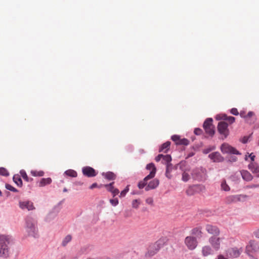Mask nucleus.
Here are the masks:
<instances>
[{
    "label": "nucleus",
    "instance_id": "nucleus-18",
    "mask_svg": "<svg viewBox=\"0 0 259 259\" xmlns=\"http://www.w3.org/2000/svg\"><path fill=\"white\" fill-rule=\"evenodd\" d=\"M152 174L151 173V175H147L142 181L138 183V187L139 189H143L147 186L148 181L152 179L151 177L152 176Z\"/></svg>",
    "mask_w": 259,
    "mask_h": 259
},
{
    "label": "nucleus",
    "instance_id": "nucleus-51",
    "mask_svg": "<svg viewBox=\"0 0 259 259\" xmlns=\"http://www.w3.org/2000/svg\"><path fill=\"white\" fill-rule=\"evenodd\" d=\"M140 202L138 201L137 199H135L132 202V206L134 208H137L139 206Z\"/></svg>",
    "mask_w": 259,
    "mask_h": 259
},
{
    "label": "nucleus",
    "instance_id": "nucleus-26",
    "mask_svg": "<svg viewBox=\"0 0 259 259\" xmlns=\"http://www.w3.org/2000/svg\"><path fill=\"white\" fill-rule=\"evenodd\" d=\"M52 181V179L50 178H42L39 182V187H44L47 185L50 184Z\"/></svg>",
    "mask_w": 259,
    "mask_h": 259
},
{
    "label": "nucleus",
    "instance_id": "nucleus-17",
    "mask_svg": "<svg viewBox=\"0 0 259 259\" xmlns=\"http://www.w3.org/2000/svg\"><path fill=\"white\" fill-rule=\"evenodd\" d=\"M240 253L236 248L228 249L227 251V255L229 257H237L239 256Z\"/></svg>",
    "mask_w": 259,
    "mask_h": 259
},
{
    "label": "nucleus",
    "instance_id": "nucleus-35",
    "mask_svg": "<svg viewBox=\"0 0 259 259\" xmlns=\"http://www.w3.org/2000/svg\"><path fill=\"white\" fill-rule=\"evenodd\" d=\"M212 121H213V120L211 118H207L204 121V122L203 123V128H205L207 127H210V126H213L212 125Z\"/></svg>",
    "mask_w": 259,
    "mask_h": 259
},
{
    "label": "nucleus",
    "instance_id": "nucleus-3",
    "mask_svg": "<svg viewBox=\"0 0 259 259\" xmlns=\"http://www.w3.org/2000/svg\"><path fill=\"white\" fill-rule=\"evenodd\" d=\"M259 251V242L255 240H250L246 247V252L251 259H257L254 253Z\"/></svg>",
    "mask_w": 259,
    "mask_h": 259
},
{
    "label": "nucleus",
    "instance_id": "nucleus-5",
    "mask_svg": "<svg viewBox=\"0 0 259 259\" xmlns=\"http://www.w3.org/2000/svg\"><path fill=\"white\" fill-rule=\"evenodd\" d=\"M26 225L27 231L29 235L33 236L34 238L38 237L37 230L35 228V224L31 218H27L26 219Z\"/></svg>",
    "mask_w": 259,
    "mask_h": 259
},
{
    "label": "nucleus",
    "instance_id": "nucleus-25",
    "mask_svg": "<svg viewBox=\"0 0 259 259\" xmlns=\"http://www.w3.org/2000/svg\"><path fill=\"white\" fill-rule=\"evenodd\" d=\"M170 143H171L170 141H167L165 143L162 144L159 149V152H163L164 153H166L170 145Z\"/></svg>",
    "mask_w": 259,
    "mask_h": 259
},
{
    "label": "nucleus",
    "instance_id": "nucleus-48",
    "mask_svg": "<svg viewBox=\"0 0 259 259\" xmlns=\"http://www.w3.org/2000/svg\"><path fill=\"white\" fill-rule=\"evenodd\" d=\"M228 116L226 114L218 115L216 117L217 120H226Z\"/></svg>",
    "mask_w": 259,
    "mask_h": 259
},
{
    "label": "nucleus",
    "instance_id": "nucleus-1",
    "mask_svg": "<svg viewBox=\"0 0 259 259\" xmlns=\"http://www.w3.org/2000/svg\"><path fill=\"white\" fill-rule=\"evenodd\" d=\"M13 243L11 236L0 235V257H7L9 255V245Z\"/></svg>",
    "mask_w": 259,
    "mask_h": 259
},
{
    "label": "nucleus",
    "instance_id": "nucleus-41",
    "mask_svg": "<svg viewBox=\"0 0 259 259\" xmlns=\"http://www.w3.org/2000/svg\"><path fill=\"white\" fill-rule=\"evenodd\" d=\"M0 175L8 177L9 176V172L6 168L3 167H0Z\"/></svg>",
    "mask_w": 259,
    "mask_h": 259
},
{
    "label": "nucleus",
    "instance_id": "nucleus-21",
    "mask_svg": "<svg viewBox=\"0 0 259 259\" xmlns=\"http://www.w3.org/2000/svg\"><path fill=\"white\" fill-rule=\"evenodd\" d=\"M102 176L108 181L115 180L116 178V175L112 171L103 172L102 173Z\"/></svg>",
    "mask_w": 259,
    "mask_h": 259
},
{
    "label": "nucleus",
    "instance_id": "nucleus-8",
    "mask_svg": "<svg viewBox=\"0 0 259 259\" xmlns=\"http://www.w3.org/2000/svg\"><path fill=\"white\" fill-rule=\"evenodd\" d=\"M221 150L223 153H230L236 155L241 154L239 151L235 148L225 143L221 145Z\"/></svg>",
    "mask_w": 259,
    "mask_h": 259
},
{
    "label": "nucleus",
    "instance_id": "nucleus-62",
    "mask_svg": "<svg viewBox=\"0 0 259 259\" xmlns=\"http://www.w3.org/2000/svg\"><path fill=\"white\" fill-rule=\"evenodd\" d=\"M254 235L256 238H259V229L254 232Z\"/></svg>",
    "mask_w": 259,
    "mask_h": 259
},
{
    "label": "nucleus",
    "instance_id": "nucleus-20",
    "mask_svg": "<svg viewBox=\"0 0 259 259\" xmlns=\"http://www.w3.org/2000/svg\"><path fill=\"white\" fill-rule=\"evenodd\" d=\"M63 200L60 201L57 205L54 206L53 208V211L51 212L49 214L48 217V218L50 217L54 218L56 216L57 214L60 211L61 209V205L62 204Z\"/></svg>",
    "mask_w": 259,
    "mask_h": 259
},
{
    "label": "nucleus",
    "instance_id": "nucleus-45",
    "mask_svg": "<svg viewBox=\"0 0 259 259\" xmlns=\"http://www.w3.org/2000/svg\"><path fill=\"white\" fill-rule=\"evenodd\" d=\"M5 187L7 190H10L11 191H12L14 192H18V190L17 189H16L15 188H14V187H13L12 186H11V185H10L9 184H6L5 185Z\"/></svg>",
    "mask_w": 259,
    "mask_h": 259
},
{
    "label": "nucleus",
    "instance_id": "nucleus-27",
    "mask_svg": "<svg viewBox=\"0 0 259 259\" xmlns=\"http://www.w3.org/2000/svg\"><path fill=\"white\" fill-rule=\"evenodd\" d=\"M200 187L199 185H194L190 187L186 191V193L188 195L191 196L194 195L195 191L196 189Z\"/></svg>",
    "mask_w": 259,
    "mask_h": 259
},
{
    "label": "nucleus",
    "instance_id": "nucleus-31",
    "mask_svg": "<svg viewBox=\"0 0 259 259\" xmlns=\"http://www.w3.org/2000/svg\"><path fill=\"white\" fill-rule=\"evenodd\" d=\"M171 157L170 155L167 154L165 155H163V157L162 158V163L163 164H165V165L167 164V163H171Z\"/></svg>",
    "mask_w": 259,
    "mask_h": 259
},
{
    "label": "nucleus",
    "instance_id": "nucleus-4",
    "mask_svg": "<svg viewBox=\"0 0 259 259\" xmlns=\"http://www.w3.org/2000/svg\"><path fill=\"white\" fill-rule=\"evenodd\" d=\"M191 176L194 180L203 181L206 179V170L202 167L195 168L192 170Z\"/></svg>",
    "mask_w": 259,
    "mask_h": 259
},
{
    "label": "nucleus",
    "instance_id": "nucleus-24",
    "mask_svg": "<svg viewBox=\"0 0 259 259\" xmlns=\"http://www.w3.org/2000/svg\"><path fill=\"white\" fill-rule=\"evenodd\" d=\"M242 179L246 181H250L252 179L251 174L247 170H243L241 172Z\"/></svg>",
    "mask_w": 259,
    "mask_h": 259
},
{
    "label": "nucleus",
    "instance_id": "nucleus-34",
    "mask_svg": "<svg viewBox=\"0 0 259 259\" xmlns=\"http://www.w3.org/2000/svg\"><path fill=\"white\" fill-rule=\"evenodd\" d=\"M192 234L199 238L202 236V232L199 228H195L192 230Z\"/></svg>",
    "mask_w": 259,
    "mask_h": 259
},
{
    "label": "nucleus",
    "instance_id": "nucleus-30",
    "mask_svg": "<svg viewBox=\"0 0 259 259\" xmlns=\"http://www.w3.org/2000/svg\"><path fill=\"white\" fill-rule=\"evenodd\" d=\"M64 175L72 178H75L77 176V172L75 170L71 169L66 170L64 173Z\"/></svg>",
    "mask_w": 259,
    "mask_h": 259
},
{
    "label": "nucleus",
    "instance_id": "nucleus-64",
    "mask_svg": "<svg viewBox=\"0 0 259 259\" xmlns=\"http://www.w3.org/2000/svg\"><path fill=\"white\" fill-rule=\"evenodd\" d=\"M99 259H111V258L108 256H102V257H99Z\"/></svg>",
    "mask_w": 259,
    "mask_h": 259
},
{
    "label": "nucleus",
    "instance_id": "nucleus-10",
    "mask_svg": "<svg viewBox=\"0 0 259 259\" xmlns=\"http://www.w3.org/2000/svg\"><path fill=\"white\" fill-rule=\"evenodd\" d=\"M185 242L188 248L193 250L197 245V242L195 237L188 236L185 238Z\"/></svg>",
    "mask_w": 259,
    "mask_h": 259
},
{
    "label": "nucleus",
    "instance_id": "nucleus-37",
    "mask_svg": "<svg viewBox=\"0 0 259 259\" xmlns=\"http://www.w3.org/2000/svg\"><path fill=\"white\" fill-rule=\"evenodd\" d=\"M72 239V236L70 235H67L63 240L62 242V245L63 246H66L67 244L71 241Z\"/></svg>",
    "mask_w": 259,
    "mask_h": 259
},
{
    "label": "nucleus",
    "instance_id": "nucleus-43",
    "mask_svg": "<svg viewBox=\"0 0 259 259\" xmlns=\"http://www.w3.org/2000/svg\"><path fill=\"white\" fill-rule=\"evenodd\" d=\"M221 188L225 191H228L230 189L229 186L227 184L225 180L222 181L221 183Z\"/></svg>",
    "mask_w": 259,
    "mask_h": 259
},
{
    "label": "nucleus",
    "instance_id": "nucleus-13",
    "mask_svg": "<svg viewBox=\"0 0 259 259\" xmlns=\"http://www.w3.org/2000/svg\"><path fill=\"white\" fill-rule=\"evenodd\" d=\"M220 239L215 236L211 237L209 239V242L212 247L216 250H218L220 247Z\"/></svg>",
    "mask_w": 259,
    "mask_h": 259
},
{
    "label": "nucleus",
    "instance_id": "nucleus-6",
    "mask_svg": "<svg viewBox=\"0 0 259 259\" xmlns=\"http://www.w3.org/2000/svg\"><path fill=\"white\" fill-rule=\"evenodd\" d=\"M217 128L218 132L221 135L220 139L224 140L227 138L229 135L228 124L225 121H220L218 123Z\"/></svg>",
    "mask_w": 259,
    "mask_h": 259
},
{
    "label": "nucleus",
    "instance_id": "nucleus-12",
    "mask_svg": "<svg viewBox=\"0 0 259 259\" xmlns=\"http://www.w3.org/2000/svg\"><path fill=\"white\" fill-rule=\"evenodd\" d=\"M19 207L22 209H27L28 210H32L35 208L33 203L30 201H20Z\"/></svg>",
    "mask_w": 259,
    "mask_h": 259
},
{
    "label": "nucleus",
    "instance_id": "nucleus-50",
    "mask_svg": "<svg viewBox=\"0 0 259 259\" xmlns=\"http://www.w3.org/2000/svg\"><path fill=\"white\" fill-rule=\"evenodd\" d=\"M214 149L215 147L214 146L212 147L207 148L206 149H204L203 152L204 154H206L209 153L210 151L213 150Z\"/></svg>",
    "mask_w": 259,
    "mask_h": 259
},
{
    "label": "nucleus",
    "instance_id": "nucleus-36",
    "mask_svg": "<svg viewBox=\"0 0 259 259\" xmlns=\"http://www.w3.org/2000/svg\"><path fill=\"white\" fill-rule=\"evenodd\" d=\"M204 129L205 130L206 133L208 134L211 137H212L215 133L214 127L213 126L207 127Z\"/></svg>",
    "mask_w": 259,
    "mask_h": 259
},
{
    "label": "nucleus",
    "instance_id": "nucleus-29",
    "mask_svg": "<svg viewBox=\"0 0 259 259\" xmlns=\"http://www.w3.org/2000/svg\"><path fill=\"white\" fill-rule=\"evenodd\" d=\"M248 168L250 169L253 173H258L259 172V166L256 164L251 163L248 164Z\"/></svg>",
    "mask_w": 259,
    "mask_h": 259
},
{
    "label": "nucleus",
    "instance_id": "nucleus-44",
    "mask_svg": "<svg viewBox=\"0 0 259 259\" xmlns=\"http://www.w3.org/2000/svg\"><path fill=\"white\" fill-rule=\"evenodd\" d=\"M186 161H182L179 163L177 164V166H179V168L183 172L184 171H187V169H185V167L186 165Z\"/></svg>",
    "mask_w": 259,
    "mask_h": 259
},
{
    "label": "nucleus",
    "instance_id": "nucleus-2",
    "mask_svg": "<svg viewBox=\"0 0 259 259\" xmlns=\"http://www.w3.org/2000/svg\"><path fill=\"white\" fill-rule=\"evenodd\" d=\"M165 239L160 238L155 243L149 245L148 251L145 254L146 257H151L156 254L160 249L164 245Z\"/></svg>",
    "mask_w": 259,
    "mask_h": 259
},
{
    "label": "nucleus",
    "instance_id": "nucleus-33",
    "mask_svg": "<svg viewBox=\"0 0 259 259\" xmlns=\"http://www.w3.org/2000/svg\"><path fill=\"white\" fill-rule=\"evenodd\" d=\"M20 174L23 179L26 182H32L33 178H30L28 177L26 171L24 169H22L20 171Z\"/></svg>",
    "mask_w": 259,
    "mask_h": 259
},
{
    "label": "nucleus",
    "instance_id": "nucleus-58",
    "mask_svg": "<svg viewBox=\"0 0 259 259\" xmlns=\"http://www.w3.org/2000/svg\"><path fill=\"white\" fill-rule=\"evenodd\" d=\"M231 113L234 115H238L239 114V112L237 109L235 108H233L231 110Z\"/></svg>",
    "mask_w": 259,
    "mask_h": 259
},
{
    "label": "nucleus",
    "instance_id": "nucleus-39",
    "mask_svg": "<svg viewBox=\"0 0 259 259\" xmlns=\"http://www.w3.org/2000/svg\"><path fill=\"white\" fill-rule=\"evenodd\" d=\"M182 175V180L184 182H188L190 179V175L188 173L186 172V171H183Z\"/></svg>",
    "mask_w": 259,
    "mask_h": 259
},
{
    "label": "nucleus",
    "instance_id": "nucleus-28",
    "mask_svg": "<svg viewBox=\"0 0 259 259\" xmlns=\"http://www.w3.org/2000/svg\"><path fill=\"white\" fill-rule=\"evenodd\" d=\"M13 180L14 182L18 186L22 187L23 185V183L22 179L19 175H15L13 176Z\"/></svg>",
    "mask_w": 259,
    "mask_h": 259
},
{
    "label": "nucleus",
    "instance_id": "nucleus-40",
    "mask_svg": "<svg viewBox=\"0 0 259 259\" xmlns=\"http://www.w3.org/2000/svg\"><path fill=\"white\" fill-rule=\"evenodd\" d=\"M31 174L34 177H42L44 175L45 172L43 171L31 170Z\"/></svg>",
    "mask_w": 259,
    "mask_h": 259
},
{
    "label": "nucleus",
    "instance_id": "nucleus-60",
    "mask_svg": "<svg viewBox=\"0 0 259 259\" xmlns=\"http://www.w3.org/2000/svg\"><path fill=\"white\" fill-rule=\"evenodd\" d=\"M146 202L149 204H152L153 200L151 198H148L146 200Z\"/></svg>",
    "mask_w": 259,
    "mask_h": 259
},
{
    "label": "nucleus",
    "instance_id": "nucleus-54",
    "mask_svg": "<svg viewBox=\"0 0 259 259\" xmlns=\"http://www.w3.org/2000/svg\"><path fill=\"white\" fill-rule=\"evenodd\" d=\"M251 136V135L249 136H244L241 140V142L243 144H246L248 142L249 138Z\"/></svg>",
    "mask_w": 259,
    "mask_h": 259
},
{
    "label": "nucleus",
    "instance_id": "nucleus-59",
    "mask_svg": "<svg viewBox=\"0 0 259 259\" xmlns=\"http://www.w3.org/2000/svg\"><path fill=\"white\" fill-rule=\"evenodd\" d=\"M162 157H163V154H159L155 157V160H156V161L159 162V161H160L162 159Z\"/></svg>",
    "mask_w": 259,
    "mask_h": 259
},
{
    "label": "nucleus",
    "instance_id": "nucleus-38",
    "mask_svg": "<svg viewBox=\"0 0 259 259\" xmlns=\"http://www.w3.org/2000/svg\"><path fill=\"white\" fill-rule=\"evenodd\" d=\"M114 183V182H112L108 184L103 185V187L106 188L108 192L112 193L113 190L115 188L113 186Z\"/></svg>",
    "mask_w": 259,
    "mask_h": 259
},
{
    "label": "nucleus",
    "instance_id": "nucleus-22",
    "mask_svg": "<svg viewBox=\"0 0 259 259\" xmlns=\"http://www.w3.org/2000/svg\"><path fill=\"white\" fill-rule=\"evenodd\" d=\"M173 169H174V166L171 163H167V164L166 165L165 176L168 179H170L172 178L171 172Z\"/></svg>",
    "mask_w": 259,
    "mask_h": 259
},
{
    "label": "nucleus",
    "instance_id": "nucleus-16",
    "mask_svg": "<svg viewBox=\"0 0 259 259\" xmlns=\"http://www.w3.org/2000/svg\"><path fill=\"white\" fill-rule=\"evenodd\" d=\"M206 230L208 233L214 235H218L220 233L219 228L217 226H212L211 225H207L206 226Z\"/></svg>",
    "mask_w": 259,
    "mask_h": 259
},
{
    "label": "nucleus",
    "instance_id": "nucleus-9",
    "mask_svg": "<svg viewBox=\"0 0 259 259\" xmlns=\"http://www.w3.org/2000/svg\"><path fill=\"white\" fill-rule=\"evenodd\" d=\"M82 172L84 176L89 178L94 177L98 174V172L94 168L89 166L83 167Z\"/></svg>",
    "mask_w": 259,
    "mask_h": 259
},
{
    "label": "nucleus",
    "instance_id": "nucleus-11",
    "mask_svg": "<svg viewBox=\"0 0 259 259\" xmlns=\"http://www.w3.org/2000/svg\"><path fill=\"white\" fill-rule=\"evenodd\" d=\"M208 157L214 162H220L224 160V158L219 152H214L209 154Z\"/></svg>",
    "mask_w": 259,
    "mask_h": 259
},
{
    "label": "nucleus",
    "instance_id": "nucleus-32",
    "mask_svg": "<svg viewBox=\"0 0 259 259\" xmlns=\"http://www.w3.org/2000/svg\"><path fill=\"white\" fill-rule=\"evenodd\" d=\"M212 250L209 246H205L202 248V252L204 256H207L211 254Z\"/></svg>",
    "mask_w": 259,
    "mask_h": 259
},
{
    "label": "nucleus",
    "instance_id": "nucleus-61",
    "mask_svg": "<svg viewBox=\"0 0 259 259\" xmlns=\"http://www.w3.org/2000/svg\"><path fill=\"white\" fill-rule=\"evenodd\" d=\"M249 157H250L251 160L253 161L254 160V158L255 157V155L253 154L252 153L249 154Z\"/></svg>",
    "mask_w": 259,
    "mask_h": 259
},
{
    "label": "nucleus",
    "instance_id": "nucleus-55",
    "mask_svg": "<svg viewBox=\"0 0 259 259\" xmlns=\"http://www.w3.org/2000/svg\"><path fill=\"white\" fill-rule=\"evenodd\" d=\"M194 132L196 135H200L203 133V131L199 128H196Z\"/></svg>",
    "mask_w": 259,
    "mask_h": 259
},
{
    "label": "nucleus",
    "instance_id": "nucleus-19",
    "mask_svg": "<svg viewBox=\"0 0 259 259\" xmlns=\"http://www.w3.org/2000/svg\"><path fill=\"white\" fill-rule=\"evenodd\" d=\"M152 174L151 173V175H147L142 181L138 183V187L139 189H143L147 186L148 181L152 179L151 177L152 176Z\"/></svg>",
    "mask_w": 259,
    "mask_h": 259
},
{
    "label": "nucleus",
    "instance_id": "nucleus-15",
    "mask_svg": "<svg viewBox=\"0 0 259 259\" xmlns=\"http://www.w3.org/2000/svg\"><path fill=\"white\" fill-rule=\"evenodd\" d=\"M159 184V180L157 179H154L148 183L147 186L145 188V191H148L154 189L158 186Z\"/></svg>",
    "mask_w": 259,
    "mask_h": 259
},
{
    "label": "nucleus",
    "instance_id": "nucleus-23",
    "mask_svg": "<svg viewBox=\"0 0 259 259\" xmlns=\"http://www.w3.org/2000/svg\"><path fill=\"white\" fill-rule=\"evenodd\" d=\"M146 168L147 169L151 170L150 172V174L149 175H151V174L152 173V176H151V177H152V178H153L155 177L156 172V168L154 164L153 163H150L146 165Z\"/></svg>",
    "mask_w": 259,
    "mask_h": 259
},
{
    "label": "nucleus",
    "instance_id": "nucleus-52",
    "mask_svg": "<svg viewBox=\"0 0 259 259\" xmlns=\"http://www.w3.org/2000/svg\"><path fill=\"white\" fill-rule=\"evenodd\" d=\"M103 187V185L102 184H101L100 186H98L97 183H93V184H92L90 186V189H93L95 188H101V187Z\"/></svg>",
    "mask_w": 259,
    "mask_h": 259
},
{
    "label": "nucleus",
    "instance_id": "nucleus-63",
    "mask_svg": "<svg viewBox=\"0 0 259 259\" xmlns=\"http://www.w3.org/2000/svg\"><path fill=\"white\" fill-rule=\"evenodd\" d=\"M218 259H228V258L225 257L224 255L220 254V255H218Z\"/></svg>",
    "mask_w": 259,
    "mask_h": 259
},
{
    "label": "nucleus",
    "instance_id": "nucleus-46",
    "mask_svg": "<svg viewBox=\"0 0 259 259\" xmlns=\"http://www.w3.org/2000/svg\"><path fill=\"white\" fill-rule=\"evenodd\" d=\"M110 204L113 206H116L118 204L119 201L117 198H114L109 200Z\"/></svg>",
    "mask_w": 259,
    "mask_h": 259
},
{
    "label": "nucleus",
    "instance_id": "nucleus-57",
    "mask_svg": "<svg viewBox=\"0 0 259 259\" xmlns=\"http://www.w3.org/2000/svg\"><path fill=\"white\" fill-rule=\"evenodd\" d=\"M237 158L235 156H231L228 160V161L233 162L237 161Z\"/></svg>",
    "mask_w": 259,
    "mask_h": 259
},
{
    "label": "nucleus",
    "instance_id": "nucleus-7",
    "mask_svg": "<svg viewBox=\"0 0 259 259\" xmlns=\"http://www.w3.org/2000/svg\"><path fill=\"white\" fill-rule=\"evenodd\" d=\"M244 112H241L240 115L245 119L247 123L252 124L256 121L257 118L253 111H249L247 115H244Z\"/></svg>",
    "mask_w": 259,
    "mask_h": 259
},
{
    "label": "nucleus",
    "instance_id": "nucleus-47",
    "mask_svg": "<svg viewBox=\"0 0 259 259\" xmlns=\"http://www.w3.org/2000/svg\"><path fill=\"white\" fill-rule=\"evenodd\" d=\"M129 186H127L123 190H122L120 193V196L119 197H124L126 193L128 192L129 191Z\"/></svg>",
    "mask_w": 259,
    "mask_h": 259
},
{
    "label": "nucleus",
    "instance_id": "nucleus-42",
    "mask_svg": "<svg viewBox=\"0 0 259 259\" xmlns=\"http://www.w3.org/2000/svg\"><path fill=\"white\" fill-rule=\"evenodd\" d=\"M189 140L186 138H183L182 139H180V140H179V142L178 143H177V145H178L187 146V145H189Z\"/></svg>",
    "mask_w": 259,
    "mask_h": 259
},
{
    "label": "nucleus",
    "instance_id": "nucleus-53",
    "mask_svg": "<svg viewBox=\"0 0 259 259\" xmlns=\"http://www.w3.org/2000/svg\"><path fill=\"white\" fill-rule=\"evenodd\" d=\"M112 195L113 197H115L116 195H117L119 193V191L117 188H114L112 192Z\"/></svg>",
    "mask_w": 259,
    "mask_h": 259
},
{
    "label": "nucleus",
    "instance_id": "nucleus-14",
    "mask_svg": "<svg viewBox=\"0 0 259 259\" xmlns=\"http://www.w3.org/2000/svg\"><path fill=\"white\" fill-rule=\"evenodd\" d=\"M241 195H230L226 198L225 201L228 204L237 202L241 200Z\"/></svg>",
    "mask_w": 259,
    "mask_h": 259
},
{
    "label": "nucleus",
    "instance_id": "nucleus-49",
    "mask_svg": "<svg viewBox=\"0 0 259 259\" xmlns=\"http://www.w3.org/2000/svg\"><path fill=\"white\" fill-rule=\"evenodd\" d=\"M171 139L175 142L176 145H177V143L179 142L180 138L179 136L175 135L171 136Z\"/></svg>",
    "mask_w": 259,
    "mask_h": 259
},
{
    "label": "nucleus",
    "instance_id": "nucleus-56",
    "mask_svg": "<svg viewBox=\"0 0 259 259\" xmlns=\"http://www.w3.org/2000/svg\"><path fill=\"white\" fill-rule=\"evenodd\" d=\"M226 120L228 121L229 123L231 124L235 121V118L233 116H228V118H227Z\"/></svg>",
    "mask_w": 259,
    "mask_h": 259
}]
</instances>
